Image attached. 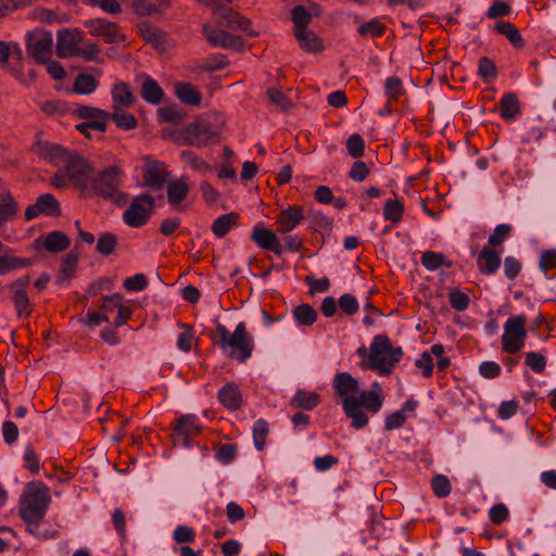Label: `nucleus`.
Instances as JSON below:
<instances>
[{"label":"nucleus","instance_id":"39","mask_svg":"<svg viewBox=\"0 0 556 556\" xmlns=\"http://www.w3.org/2000/svg\"><path fill=\"white\" fill-rule=\"evenodd\" d=\"M293 316L302 326H312L317 319L316 311L309 304H300L293 309Z\"/></svg>","mask_w":556,"mask_h":556},{"label":"nucleus","instance_id":"32","mask_svg":"<svg viewBox=\"0 0 556 556\" xmlns=\"http://www.w3.org/2000/svg\"><path fill=\"white\" fill-rule=\"evenodd\" d=\"M71 244L68 237L61 231L50 232L45 239V248L52 253L65 251Z\"/></svg>","mask_w":556,"mask_h":556},{"label":"nucleus","instance_id":"51","mask_svg":"<svg viewBox=\"0 0 556 556\" xmlns=\"http://www.w3.org/2000/svg\"><path fill=\"white\" fill-rule=\"evenodd\" d=\"M29 261L17 258L13 256H0V275L5 274L9 270L26 266Z\"/></svg>","mask_w":556,"mask_h":556},{"label":"nucleus","instance_id":"11","mask_svg":"<svg viewBox=\"0 0 556 556\" xmlns=\"http://www.w3.org/2000/svg\"><path fill=\"white\" fill-rule=\"evenodd\" d=\"M227 346L231 349L229 356L240 363H243L251 356L253 343L249 338L243 323L237 325L235 332L230 336Z\"/></svg>","mask_w":556,"mask_h":556},{"label":"nucleus","instance_id":"17","mask_svg":"<svg viewBox=\"0 0 556 556\" xmlns=\"http://www.w3.org/2000/svg\"><path fill=\"white\" fill-rule=\"evenodd\" d=\"M81 37L77 30L62 29L56 37V54L60 58H68L75 54Z\"/></svg>","mask_w":556,"mask_h":556},{"label":"nucleus","instance_id":"4","mask_svg":"<svg viewBox=\"0 0 556 556\" xmlns=\"http://www.w3.org/2000/svg\"><path fill=\"white\" fill-rule=\"evenodd\" d=\"M526 323L523 316H514L506 320L502 337V348L506 353L515 354L523 348V340L527 337Z\"/></svg>","mask_w":556,"mask_h":556},{"label":"nucleus","instance_id":"57","mask_svg":"<svg viewBox=\"0 0 556 556\" xmlns=\"http://www.w3.org/2000/svg\"><path fill=\"white\" fill-rule=\"evenodd\" d=\"M159 116L164 122L179 123L185 114L179 112L176 106H164L159 110Z\"/></svg>","mask_w":556,"mask_h":556},{"label":"nucleus","instance_id":"58","mask_svg":"<svg viewBox=\"0 0 556 556\" xmlns=\"http://www.w3.org/2000/svg\"><path fill=\"white\" fill-rule=\"evenodd\" d=\"M134 10L138 15L150 16L159 12V7L147 0H135Z\"/></svg>","mask_w":556,"mask_h":556},{"label":"nucleus","instance_id":"1","mask_svg":"<svg viewBox=\"0 0 556 556\" xmlns=\"http://www.w3.org/2000/svg\"><path fill=\"white\" fill-rule=\"evenodd\" d=\"M18 514L27 531L37 535L50 504L49 489H27L20 497Z\"/></svg>","mask_w":556,"mask_h":556},{"label":"nucleus","instance_id":"22","mask_svg":"<svg viewBox=\"0 0 556 556\" xmlns=\"http://www.w3.org/2000/svg\"><path fill=\"white\" fill-rule=\"evenodd\" d=\"M294 36L306 52L318 53L324 49L321 39L309 28L296 29Z\"/></svg>","mask_w":556,"mask_h":556},{"label":"nucleus","instance_id":"63","mask_svg":"<svg viewBox=\"0 0 556 556\" xmlns=\"http://www.w3.org/2000/svg\"><path fill=\"white\" fill-rule=\"evenodd\" d=\"M147 285L148 281L142 274H137L124 281V287L128 291H141L147 287Z\"/></svg>","mask_w":556,"mask_h":556},{"label":"nucleus","instance_id":"24","mask_svg":"<svg viewBox=\"0 0 556 556\" xmlns=\"http://www.w3.org/2000/svg\"><path fill=\"white\" fill-rule=\"evenodd\" d=\"M18 205L11 192L0 191V228L12 222L17 214Z\"/></svg>","mask_w":556,"mask_h":556},{"label":"nucleus","instance_id":"59","mask_svg":"<svg viewBox=\"0 0 556 556\" xmlns=\"http://www.w3.org/2000/svg\"><path fill=\"white\" fill-rule=\"evenodd\" d=\"M237 446L235 444H224L217 448L216 457L219 462L228 464L236 457Z\"/></svg>","mask_w":556,"mask_h":556},{"label":"nucleus","instance_id":"21","mask_svg":"<svg viewBox=\"0 0 556 556\" xmlns=\"http://www.w3.org/2000/svg\"><path fill=\"white\" fill-rule=\"evenodd\" d=\"M251 238L262 249L281 253L280 243L273 231L264 227H255Z\"/></svg>","mask_w":556,"mask_h":556},{"label":"nucleus","instance_id":"26","mask_svg":"<svg viewBox=\"0 0 556 556\" xmlns=\"http://www.w3.org/2000/svg\"><path fill=\"white\" fill-rule=\"evenodd\" d=\"M358 396L366 401L364 408L370 413H377L382 406V388L378 382H374L370 390L361 392Z\"/></svg>","mask_w":556,"mask_h":556},{"label":"nucleus","instance_id":"8","mask_svg":"<svg viewBox=\"0 0 556 556\" xmlns=\"http://www.w3.org/2000/svg\"><path fill=\"white\" fill-rule=\"evenodd\" d=\"M63 168L67 173L71 182L77 187H85L88 177L93 173V167L81 155L70 151L63 160Z\"/></svg>","mask_w":556,"mask_h":556},{"label":"nucleus","instance_id":"5","mask_svg":"<svg viewBox=\"0 0 556 556\" xmlns=\"http://www.w3.org/2000/svg\"><path fill=\"white\" fill-rule=\"evenodd\" d=\"M53 39L48 31L37 29L27 34L26 52L38 63H47L52 55Z\"/></svg>","mask_w":556,"mask_h":556},{"label":"nucleus","instance_id":"48","mask_svg":"<svg viewBox=\"0 0 556 556\" xmlns=\"http://www.w3.org/2000/svg\"><path fill=\"white\" fill-rule=\"evenodd\" d=\"M346 149L352 157H361L365 151V142L359 135H352L346 141Z\"/></svg>","mask_w":556,"mask_h":556},{"label":"nucleus","instance_id":"55","mask_svg":"<svg viewBox=\"0 0 556 556\" xmlns=\"http://www.w3.org/2000/svg\"><path fill=\"white\" fill-rule=\"evenodd\" d=\"M338 305L346 315H354L358 311V302L352 294H343L338 301Z\"/></svg>","mask_w":556,"mask_h":556},{"label":"nucleus","instance_id":"46","mask_svg":"<svg viewBox=\"0 0 556 556\" xmlns=\"http://www.w3.org/2000/svg\"><path fill=\"white\" fill-rule=\"evenodd\" d=\"M140 31L141 36L147 42H150L154 46H160L163 42V31L157 29L156 27H153L149 24H141L140 25Z\"/></svg>","mask_w":556,"mask_h":556},{"label":"nucleus","instance_id":"7","mask_svg":"<svg viewBox=\"0 0 556 556\" xmlns=\"http://www.w3.org/2000/svg\"><path fill=\"white\" fill-rule=\"evenodd\" d=\"M74 114L79 118L90 119L76 126V129L88 139L91 138L89 128H93L94 130L102 132L106 130V121L109 119L110 114L105 111L92 106L80 105L74 109Z\"/></svg>","mask_w":556,"mask_h":556},{"label":"nucleus","instance_id":"64","mask_svg":"<svg viewBox=\"0 0 556 556\" xmlns=\"http://www.w3.org/2000/svg\"><path fill=\"white\" fill-rule=\"evenodd\" d=\"M402 81L397 77H389L386 81V93L390 99H396L403 92Z\"/></svg>","mask_w":556,"mask_h":556},{"label":"nucleus","instance_id":"14","mask_svg":"<svg viewBox=\"0 0 556 556\" xmlns=\"http://www.w3.org/2000/svg\"><path fill=\"white\" fill-rule=\"evenodd\" d=\"M40 214L58 217L61 214V208L58 200L50 193L40 195L33 205H29L25 211V217L30 220Z\"/></svg>","mask_w":556,"mask_h":556},{"label":"nucleus","instance_id":"43","mask_svg":"<svg viewBox=\"0 0 556 556\" xmlns=\"http://www.w3.org/2000/svg\"><path fill=\"white\" fill-rule=\"evenodd\" d=\"M387 27L378 20L374 18L358 27V34L363 37H380L386 33Z\"/></svg>","mask_w":556,"mask_h":556},{"label":"nucleus","instance_id":"29","mask_svg":"<svg viewBox=\"0 0 556 556\" xmlns=\"http://www.w3.org/2000/svg\"><path fill=\"white\" fill-rule=\"evenodd\" d=\"M177 98L185 104L199 105L202 100L201 93L189 83L180 81L175 85Z\"/></svg>","mask_w":556,"mask_h":556},{"label":"nucleus","instance_id":"60","mask_svg":"<svg viewBox=\"0 0 556 556\" xmlns=\"http://www.w3.org/2000/svg\"><path fill=\"white\" fill-rule=\"evenodd\" d=\"M368 175L369 169L367 165L362 161L354 162L349 173L350 178L355 181H363Z\"/></svg>","mask_w":556,"mask_h":556},{"label":"nucleus","instance_id":"3","mask_svg":"<svg viewBox=\"0 0 556 556\" xmlns=\"http://www.w3.org/2000/svg\"><path fill=\"white\" fill-rule=\"evenodd\" d=\"M122 169L117 165L104 168L92 180L91 186L97 194L110 199L115 204H124L127 200L126 193L119 191Z\"/></svg>","mask_w":556,"mask_h":556},{"label":"nucleus","instance_id":"15","mask_svg":"<svg viewBox=\"0 0 556 556\" xmlns=\"http://www.w3.org/2000/svg\"><path fill=\"white\" fill-rule=\"evenodd\" d=\"M213 13L217 18L219 25L228 27L230 29H242L247 30L248 25L251 24V21L241 16L239 13L235 12L231 8L224 4H215L213 9Z\"/></svg>","mask_w":556,"mask_h":556},{"label":"nucleus","instance_id":"20","mask_svg":"<svg viewBox=\"0 0 556 556\" xmlns=\"http://www.w3.org/2000/svg\"><path fill=\"white\" fill-rule=\"evenodd\" d=\"M333 387L337 394L342 399H357L356 394L359 391L358 381L348 372H340L334 376Z\"/></svg>","mask_w":556,"mask_h":556},{"label":"nucleus","instance_id":"9","mask_svg":"<svg viewBox=\"0 0 556 556\" xmlns=\"http://www.w3.org/2000/svg\"><path fill=\"white\" fill-rule=\"evenodd\" d=\"M31 152L39 159L50 163L63 162L70 150L45 139L42 131L36 134Z\"/></svg>","mask_w":556,"mask_h":556},{"label":"nucleus","instance_id":"52","mask_svg":"<svg viewBox=\"0 0 556 556\" xmlns=\"http://www.w3.org/2000/svg\"><path fill=\"white\" fill-rule=\"evenodd\" d=\"M526 364L529 366L534 372L541 374L544 371L546 366L545 357L535 352H529L526 354Z\"/></svg>","mask_w":556,"mask_h":556},{"label":"nucleus","instance_id":"54","mask_svg":"<svg viewBox=\"0 0 556 556\" xmlns=\"http://www.w3.org/2000/svg\"><path fill=\"white\" fill-rule=\"evenodd\" d=\"M267 94L269 100L282 111L289 110L292 105L291 101L277 88H269Z\"/></svg>","mask_w":556,"mask_h":556},{"label":"nucleus","instance_id":"6","mask_svg":"<svg viewBox=\"0 0 556 556\" xmlns=\"http://www.w3.org/2000/svg\"><path fill=\"white\" fill-rule=\"evenodd\" d=\"M154 206L155 202L152 195H138L132 200L130 206L124 212L123 218L128 226L140 227L148 222Z\"/></svg>","mask_w":556,"mask_h":556},{"label":"nucleus","instance_id":"2","mask_svg":"<svg viewBox=\"0 0 556 556\" xmlns=\"http://www.w3.org/2000/svg\"><path fill=\"white\" fill-rule=\"evenodd\" d=\"M403 352L401 348H393L386 336H377L370 345V353L367 359L361 363L363 368L370 367L380 375H390L394 364L400 361Z\"/></svg>","mask_w":556,"mask_h":556},{"label":"nucleus","instance_id":"45","mask_svg":"<svg viewBox=\"0 0 556 556\" xmlns=\"http://www.w3.org/2000/svg\"><path fill=\"white\" fill-rule=\"evenodd\" d=\"M117 239L113 233H103L97 242V251L102 255H110L116 248Z\"/></svg>","mask_w":556,"mask_h":556},{"label":"nucleus","instance_id":"18","mask_svg":"<svg viewBox=\"0 0 556 556\" xmlns=\"http://www.w3.org/2000/svg\"><path fill=\"white\" fill-rule=\"evenodd\" d=\"M364 403L366 401L362 400L361 396L357 399H346L342 403L345 415L352 420V426L356 429L365 427L369 421L367 414L362 409Z\"/></svg>","mask_w":556,"mask_h":556},{"label":"nucleus","instance_id":"34","mask_svg":"<svg viewBox=\"0 0 556 556\" xmlns=\"http://www.w3.org/2000/svg\"><path fill=\"white\" fill-rule=\"evenodd\" d=\"M501 116L505 119L514 118L520 109V103L516 94L506 93L500 102Z\"/></svg>","mask_w":556,"mask_h":556},{"label":"nucleus","instance_id":"42","mask_svg":"<svg viewBox=\"0 0 556 556\" xmlns=\"http://www.w3.org/2000/svg\"><path fill=\"white\" fill-rule=\"evenodd\" d=\"M78 262V255L75 252H70L61 265L59 271L60 280H68L74 276L76 264Z\"/></svg>","mask_w":556,"mask_h":556},{"label":"nucleus","instance_id":"37","mask_svg":"<svg viewBox=\"0 0 556 556\" xmlns=\"http://www.w3.org/2000/svg\"><path fill=\"white\" fill-rule=\"evenodd\" d=\"M238 215L236 213H228L218 217L212 226L214 235L218 238L224 237L229 229L237 224Z\"/></svg>","mask_w":556,"mask_h":556},{"label":"nucleus","instance_id":"10","mask_svg":"<svg viewBox=\"0 0 556 556\" xmlns=\"http://www.w3.org/2000/svg\"><path fill=\"white\" fill-rule=\"evenodd\" d=\"M180 136L187 144L195 147H204L213 139L218 141V136L213 131L211 124L202 121H197L185 127Z\"/></svg>","mask_w":556,"mask_h":556},{"label":"nucleus","instance_id":"56","mask_svg":"<svg viewBox=\"0 0 556 556\" xmlns=\"http://www.w3.org/2000/svg\"><path fill=\"white\" fill-rule=\"evenodd\" d=\"M450 304L454 309L462 312L468 307L469 298L466 293L454 290L450 293Z\"/></svg>","mask_w":556,"mask_h":556},{"label":"nucleus","instance_id":"19","mask_svg":"<svg viewBox=\"0 0 556 556\" xmlns=\"http://www.w3.org/2000/svg\"><path fill=\"white\" fill-rule=\"evenodd\" d=\"M85 27L92 36L103 37L109 43L118 40V27L115 23L103 20H90L85 23Z\"/></svg>","mask_w":556,"mask_h":556},{"label":"nucleus","instance_id":"62","mask_svg":"<svg viewBox=\"0 0 556 556\" xmlns=\"http://www.w3.org/2000/svg\"><path fill=\"white\" fill-rule=\"evenodd\" d=\"M489 517L494 525H501L507 519L508 509L504 504H496L490 509Z\"/></svg>","mask_w":556,"mask_h":556},{"label":"nucleus","instance_id":"27","mask_svg":"<svg viewBox=\"0 0 556 556\" xmlns=\"http://www.w3.org/2000/svg\"><path fill=\"white\" fill-rule=\"evenodd\" d=\"M220 403L232 410L238 409L242 404L241 393L235 383H228L218 393Z\"/></svg>","mask_w":556,"mask_h":556},{"label":"nucleus","instance_id":"28","mask_svg":"<svg viewBox=\"0 0 556 556\" xmlns=\"http://www.w3.org/2000/svg\"><path fill=\"white\" fill-rule=\"evenodd\" d=\"M141 97L152 104H159L163 101L164 92L159 84L150 76H144L141 85Z\"/></svg>","mask_w":556,"mask_h":556},{"label":"nucleus","instance_id":"33","mask_svg":"<svg viewBox=\"0 0 556 556\" xmlns=\"http://www.w3.org/2000/svg\"><path fill=\"white\" fill-rule=\"evenodd\" d=\"M189 192V186L182 179L173 180L167 186L168 202L176 205L184 201Z\"/></svg>","mask_w":556,"mask_h":556},{"label":"nucleus","instance_id":"23","mask_svg":"<svg viewBox=\"0 0 556 556\" xmlns=\"http://www.w3.org/2000/svg\"><path fill=\"white\" fill-rule=\"evenodd\" d=\"M303 211L299 206H290L281 211L278 217V231L286 233L291 231L303 219Z\"/></svg>","mask_w":556,"mask_h":556},{"label":"nucleus","instance_id":"49","mask_svg":"<svg viewBox=\"0 0 556 556\" xmlns=\"http://www.w3.org/2000/svg\"><path fill=\"white\" fill-rule=\"evenodd\" d=\"M312 15L301 5L292 10V22L294 24V31L300 28H308L307 24L311 22Z\"/></svg>","mask_w":556,"mask_h":556},{"label":"nucleus","instance_id":"50","mask_svg":"<svg viewBox=\"0 0 556 556\" xmlns=\"http://www.w3.org/2000/svg\"><path fill=\"white\" fill-rule=\"evenodd\" d=\"M100 48L93 42L86 43L85 47H77L74 55L81 58L85 61H98Z\"/></svg>","mask_w":556,"mask_h":556},{"label":"nucleus","instance_id":"36","mask_svg":"<svg viewBox=\"0 0 556 556\" xmlns=\"http://www.w3.org/2000/svg\"><path fill=\"white\" fill-rule=\"evenodd\" d=\"M12 301L18 317H28L30 315L31 307L26 290L16 288L13 292Z\"/></svg>","mask_w":556,"mask_h":556},{"label":"nucleus","instance_id":"35","mask_svg":"<svg viewBox=\"0 0 556 556\" xmlns=\"http://www.w3.org/2000/svg\"><path fill=\"white\" fill-rule=\"evenodd\" d=\"M113 109L114 112L109 118H112L118 128L131 130L137 127L138 123L132 114L125 113L117 104H114Z\"/></svg>","mask_w":556,"mask_h":556},{"label":"nucleus","instance_id":"12","mask_svg":"<svg viewBox=\"0 0 556 556\" xmlns=\"http://www.w3.org/2000/svg\"><path fill=\"white\" fill-rule=\"evenodd\" d=\"M203 33L206 40L214 47L242 51L244 42L240 36L231 35L223 29L214 28L208 24L203 25Z\"/></svg>","mask_w":556,"mask_h":556},{"label":"nucleus","instance_id":"47","mask_svg":"<svg viewBox=\"0 0 556 556\" xmlns=\"http://www.w3.org/2000/svg\"><path fill=\"white\" fill-rule=\"evenodd\" d=\"M402 214L403 205L397 200L387 201L383 208V216L387 220L396 223L402 218Z\"/></svg>","mask_w":556,"mask_h":556},{"label":"nucleus","instance_id":"13","mask_svg":"<svg viewBox=\"0 0 556 556\" xmlns=\"http://www.w3.org/2000/svg\"><path fill=\"white\" fill-rule=\"evenodd\" d=\"M174 433L172 434L174 444L180 443L184 446L190 444V438L201 431V427L197 424V418L193 415L181 416L174 426Z\"/></svg>","mask_w":556,"mask_h":556},{"label":"nucleus","instance_id":"41","mask_svg":"<svg viewBox=\"0 0 556 556\" xmlns=\"http://www.w3.org/2000/svg\"><path fill=\"white\" fill-rule=\"evenodd\" d=\"M421 264L428 270H435L441 266L451 267L453 263L451 261H446L443 254L435 253L432 251H427L421 256Z\"/></svg>","mask_w":556,"mask_h":556},{"label":"nucleus","instance_id":"30","mask_svg":"<svg viewBox=\"0 0 556 556\" xmlns=\"http://www.w3.org/2000/svg\"><path fill=\"white\" fill-rule=\"evenodd\" d=\"M320 402L316 392H307L299 390L290 401V405L294 408L313 409Z\"/></svg>","mask_w":556,"mask_h":556},{"label":"nucleus","instance_id":"61","mask_svg":"<svg viewBox=\"0 0 556 556\" xmlns=\"http://www.w3.org/2000/svg\"><path fill=\"white\" fill-rule=\"evenodd\" d=\"M509 232L510 226L504 224L498 225L494 229L493 233L489 237V244L492 247L500 245L505 240Z\"/></svg>","mask_w":556,"mask_h":556},{"label":"nucleus","instance_id":"40","mask_svg":"<svg viewBox=\"0 0 556 556\" xmlns=\"http://www.w3.org/2000/svg\"><path fill=\"white\" fill-rule=\"evenodd\" d=\"M98 86L97 80L89 74H79L73 85V91L79 94H90Z\"/></svg>","mask_w":556,"mask_h":556},{"label":"nucleus","instance_id":"38","mask_svg":"<svg viewBox=\"0 0 556 556\" xmlns=\"http://www.w3.org/2000/svg\"><path fill=\"white\" fill-rule=\"evenodd\" d=\"M495 29L506 36L508 40L517 48L523 47V39L519 30L509 22H498L495 25Z\"/></svg>","mask_w":556,"mask_h":556},{"label":"nucleus","instance_id":"25","mask_svg":"<svg viewBox=\"0 0 556 556\" xmlns=\"http://www.w3.org/2000/svg\"><path fill=\"white\" fill-rule=\"evenodd\" d=\"M501 264L498 253L489 247H484L478 256V266L482 274H493Z\"/></svg>","mask_w":556,"mask_h":556},{"label":"nucleus","instance_id":"44","mask_svg":"<svg viewBox=\"0 0 556 556\" xmlns=\"http://www.w3.org/2000/svg\"><path fill=\"white\" fill-rule=\"evenodd\" d=\"M268 432V424L265 420L260 419L255 422L253 428V439L255 447L258 451L264 450Z\"/></svg>","mask_w":556,"mask_h":556},{"label":"nucleus","instance_id":"53","mask_svg":"<svg viewBox=\"0 0 556 556\" xmlns=\"http://www.w3.org/2000/svg\"><path fill=\"white\" fill-rule=\"evenodd\" d=\"M173 539L176 543H191L195 540V532L188 526H178L173 534Z\"/></svg>","mask_w":556,"mask_h":556},{"label":"nucleus","instance_id":"31","mask_svg":"<svg viewBox=\"0 0 556 556\" xmlns=\"http://www.w3.org/2000/svg\"><path fill=\"white\" fill-rule=\"evenodd\" d=\"M112 98L115 104L121 108H129L136 101L135 94L131 92L129 86L125 83H118L113 87Z\"/></svg>","mask_w":556,"mask_h":556},{"label":"nucleus","instance_id":"16","mask_svg":"<svg viewBox=\"0 0 556 556\" xmlns=\"http://www.w3.org/2000/svg\"><path fill=\"white\" fill-rule=\"evenodd\" d=\"M168 176L165 164L159 161H148L143 167V184L153 190H161Z\"/></svg>","mask_w":556,"mask_h":556}]
</instances>
